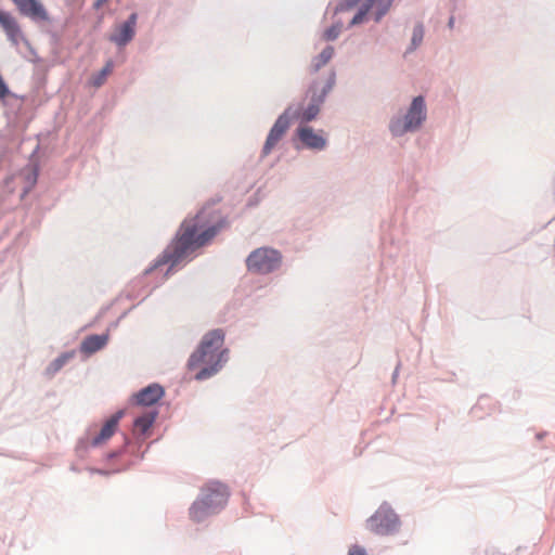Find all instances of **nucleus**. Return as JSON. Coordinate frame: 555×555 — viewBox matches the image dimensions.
Instances as JSON below:
<instances>
[{"instance_id":"nucleus-12","label":"nucleus","mask_w":555,"mask_h":555,"mask_svg":"<svg viewBox=\"0 0 555 555\" xmlns=\"http://www.w3.org/2000/svg\"><path fill=\"white\" fill-rule=\"evenodd\" d=\"M17 7L21 14L29 17L33 21H47L48 13L38 0H12Z\"/></svg>"},{"instance_id":"nucleus-15","label":"nucleus","mask_w":555,"mask_h":555,"mask_svg":"<svg viewBox=\"0 0 555 555\" xmlns=\"http://www.w3.org/2000/svg\"><path fill=\"white\" fill-rule=\"evenodd\" d=\"M108 341V334L90 335L86 337L80 346V350L90 356L106 346Z\"/></svg>"},{"instance_id":"nucleus-3","label":"nucleus","mask_w":555,"mask_h":555,"mask_svg":"<svg viewBox=\"0 0 555 555\" xmlns=\"http://www.w3.org/2000/svg\"><path fill=\"white\" fill-rule=\"evenodd\" d=\"M428 119V107L423 95L411 99L406 106L393 111L387 122V130L393 140H400L422 130Z\"/></svg>"},{"instance_id":"nucleus-8","label":"nucleus","mask_w":555,"mask_h":555,"mask_svg":"<svg viewBox=\"0 0 555 555\" xmlns=\"http://www.w3.org/2000/svg\"><path fill=\"white\" fill-rule=\"evenodd\" d=\"M283 264L282 253L271 246L253 249L245 259L248 272L257 275H269L278 272Z\"/></svg>"},{"instance_id":"nucleus-4","label":"nucleus","mask_w":555,"mask_h":555,"mask_svg":"<svg viewBox=\"0 0 555 555\" xmlns=\"http://www.w3.org/2000/svg\"><path fill=\"white\" fill-rule=\"evenodd\" d=\"M336 82V74L331 70L326 79H315L310 85L306 98L301 102L292 103L286 109H292L293 119L301 124L314 120L321 112L326 96L331 93Z\"/></svg>"},{"instance_id":"nucleus-2","label":"nucleus","mask_w":555,"mask_h":555,"mask_svg":"<svg viewBox=\"0 0 555 555\" xmlns=\"http://www.w3.org/2000/svg\"><path fill=\"white\" fill-rule=\"evenodd\" d=\"M225 333L221 328L210 330L203 335L196 349L188 360L189 370L201 367L194 378L203 382L217 375L228 363L230 350L224 345Z\"/></svg>"},{"instance_id":"nucleus-20","label":"nucleus","mask_w":555,"mask_h":555,"mask_svg":"<svg viewBox=\"0 0 555 555\" xmlns=\"http://www.w3.org/2000/svg\"><path fill=\"white\" fill-rule=\"evenodd\" d=\"M112 69H113V62L108 61L106 63V65L99 73L94 74L91 77L90 83L92 86H94L95 88L101 87L104 83L107 75L112 72Z\"/></svg>"},{"instance_id":"nucleus-25","label":"nucleus","mask_w":555,"mask_h":555,"mask_svg":"<svg viewBox=\"0 0 555 555\" xmlns=\"http://www.w3.org/2000/svg\"><path fill=\"white\" fill-rule=\"evenodd\" d=\"M27 180L29 182V188H31L37 181V170L33 169V171L28 175Z\"/></svg>"},{"instance_id":"nucleus-1","label":"nucleus","mask_w":555,"mask_h":555,"mask_svg":"<svg viewBox=\"0 0 555 555\" xmlns=\"http://www.w3.org/2000/svg\"><path fill=\"white\" fill-rule=\"evenodd\" d=\"M219 227L212 225L203 229L202 216L185 219L176 238L165 249L163 257L157 260L155 267L169 264L168 271L190 261L197 249L208 244L218 233Z\"/></svg>"},{"instance_id":"nucleus-23","label":"nucleus","mask_w":555,"mask_h":555,"mask_svg":"<svg viewBox=\"0 0 555 555\" xmlns=\"http://www.w3.org/2000/svg\"><path fill=\"white\" fill-rule=\"evenodd\" d=\"M16 22V18L11 13L4 11L0 13V26L4 31L13 26Z\"/></svg>"},{"instance_id":"nucleus-21","label":"nucleus","mask_w":555,"mask_h":555,"mask_svg":"<svg viewBox=\"0 0 555 555\" xmlns=\"http://www.w3.org/2000/svg\"><path fill=\"white\" fill-rule=\"evenodd\" d=\"M344 27V23L340 20H337L333 23L331 27L324 30L323 38L327 41L336 40Z\"/></svg>"},{"instance_id":"nucleus-13","label":"nucleus","mask_w":555,"mask_h":555,"mask_svg":"<svg viewBox=\"0 0 555 555\" xmlns=\"http://www.w3.org/2000/svg\"><path fill=\"white\" fill-rule=\"evenodd\" d=\"M165 395L164 388L158 384H151L133 396L137 404L150 406L160 400Z\"/></svg>"},{"instance_id":"nucleus-6","label":"nucleus","mask_w":555,"mask_h":555,"mask_svg":"<svg viewBox=\"0 0 555 555\" xmlns=\"http://www.w3.org/2000/svg\"><path fill=\"white\" fill-rule=\"evenodd\" d=\"M393 0H338L333 14L349 12L358 8L356 14L350 20L348 27H354L363 24L371 14L376 23L388 13Z\"/></svg>"},{"instance_id":"nucleus-18","label":"nucleus","mask_w":555,"mask_h":555,"mask_svg":"<svg viewBox=\"0 0 555 555\" xmlns=\"http://www.w3.org/2000/svg\"><path fill=\"white\" fill-rule=\"evenodd\" d=\"M157 417V412H147L143 415L139 416L134 421V427L138 429L141 434H145L154 424L155 420Z\"/></svg>"},{"instance_id":"nucleus-7","label":"nucleus","mask_w":555,"mask_h":555,"mask_svg":"<svg viewBox=\"0 0 555 555\" xmlns=\"http://www.w3.org/2000/svg\"><path fill=\"white\" fill-rule=\"evenodd\" d=\"M402 519L388 501H383L363 524L365 531L375 537H395L401 532Z\"/></svg>"},{"instance_id":"nucleus-14","label":"nucleus","mask_w":555,"mask_h":555,"mask_svg":"<svg viewBox=\"0 0 555 555\" xmlns=\"http://www.w3.org/2000/svg\"><path fill=\"white\" fill-rule=\"evenodd\" d=\"M124 413L125 412L122 410L118 411L104 424L100 434L93 438V440H92L93 446L101 444L102 442L109 439L114 435L116 427L118 425V422L124 416Z\"/></svg>"},{"instance_id":"nucleus-26","label":"nucleus","mask_w":555,"mask_h":555,"mask_svg":"<svg viewBox=\"0 0 555 555\" xmlns=\"http://www.w3.org/2000/svg\"><path fill=\"white\" fill-rule=\"evenodd\" d=\"M106 1L107 0H96L93 5L95 9H100Z\"/></svg>"},{"instance_id":"nucleus-19","label":"nucleus","mask_w":555,"mask_h":555,"mask_svg":"<svg viewBox=\"0 0 555 555\" xmlns=\"http://www.w3.org/2000/svg\"><path fill=\"white\" fill-rule=\"evenodd\" d=\"M74 357L73 352H65L54 359L46 369V373L49 376H53L56 374L72 358Z\"/></svg>"},{"instance_id":"nucleus-29","label":"nucleus","mask_w":555,"mask_h":555,"mask_svg":"<svg viewBox=\"0 0 555 555\" xmlns=\"http://www.w3.org/2000/svg\"><path fill=\"white\" fill-rule=\"evenodd\" d=\"M0 13H2V11H0Z\"/></svg>"},{"instance_id":"nucleus-27","label":"nucleus","mask_w":555,"mask_h":555,"mask_svg":"<svg viewBox=\"0 0 555 555\" xmlns=\"http://www.w3.org/2000/svg\"><path fill=\"white\" fill-rule=\"evenodd\" d=\"M454 24H455V18H454L453 16H451V17L449 18L448 26H449L450 28H453V27H454Z\"/></svg>"},{"instance_id":"nucleus-22","label":"nucleus","mask_w":555,"mask_h":555,"mask_svg":"<svg viewBox=\"0 0 555 555\" xmlns=\"http://www.w3.org/2000/svg\"><path fill=\"white\" fill-rule=\"evenodd\" d=\"M4 33H5L9 41L13 46H17L24 39L22 30H21L17 22L13 26H11L9 29H7Z\"/></svg>"},{"instance_id":"nucleus-28","label":"nucleus","mask_w":555,"mask_h":555,"mask_svg":"<svg viewBox=\"0 0 555 555\" xmlns=\"http://www.w3.org/2000/svg\"><path fill=\"white\" fill-rule=\"evenodd\" d=\"M397 374H398V369L395 371L393 379L397 377Z\"/></svg>"},{"instance_id":"nucleus-17","label":"nucleus","mask_w":555,"mask_h":555,"mask_svg":"<svg viewBox=\"0 0 555 555\" xmlns=\"http://www.w3.org/2000/svg\"><path fill=\"white\" fill-rule=\"evenodd\" d=\"M425 29L423 24L417 23L414 25L411 36L410 44L405 50V55L413 53L423 42Z\"/></svg>"},{"instance_id":"nucleus-11","label":"nucleus","mask_w":555,"mask_h":555,"mask_svg":"<svg viewBox=\"0 0 555 555\" xmlns=\"http://www.w3.org/2000/svg\"><path fill=\"white\" fill-rule=\"evenodd\" d=\"M138 14L132 13L127 21L117 24L108 36V40L117 47L127 46L135 36Z\"/></svg>"},{"instance_id":"nucleus-5","label":"nucleus","mask_w":555,"mask_h":555,"mask_svg":"<svg viewBox=\"0 0 555 555\" xmlns=\"http://www.w3.org/2000/svg\"><path fill=\"white\" fill-rule=\"evenodd\" d=\"M228 488L219 481H210L201 489L195 502L190 507V516L201 522L219 513L227 504Z\"/></svg>"},{"instance_id":"nucleus-9","label":"nucleus","mask_w":555,"mask_h":555,"mask_svg":"<svg viewBox=\"0 0 555 555\" xmlns=\"http://www.w3.org/2000/svg\"><path fill=\"white\" fill-rule=\"evenodd\" d=\"M291 113L292 109H285L271 127L261 151L262 157H267L286 134L293 119Z\"/></svg>"},{"instance_id":"nucleus-16","label":"nucleus","mask_w":555,"mask_h":555,"mask_svg":"<svg viewBox=\"0 0 555 555\" xmlns=\"http://www.w3.org/2000/svg\"><path fill=\"white\" fill-rule=\"evenodd\" d=\"M335 49L332 46H326L318 55L311 60V69L319 72L324 67L334 56Z\"/></svg>"},{"instance_id":"nucleus-10","label":"nucleus","mask_w":555,"mask_h":555,"mask_svg":"<svg viewBox=\"0 0 555 555\" xmlns=\"http://www.w3.org/2000/svg\"><path fill=\"white\" fill-rule=\"evenodd\" d=\"M296 135L302 147L307 150L321 152L327 146V139L324 137L323 131L314 130L310 126L300 125L296 129Z\"/></svg>"},{"instance_id":"nucleus-24","label":"nucleus","mask_w":555,"mask_h":555,"mask_svg":"<svg viewBox=\"0 0 555 555\" xmlns=\"http://www.w3.org/2000/svg\"><path fill=\"white\" fill-rule=\"evenodd\" d=\"M347 555H367V550L359 544H353L349 547Z\"/></svg>"}]
</instances>
